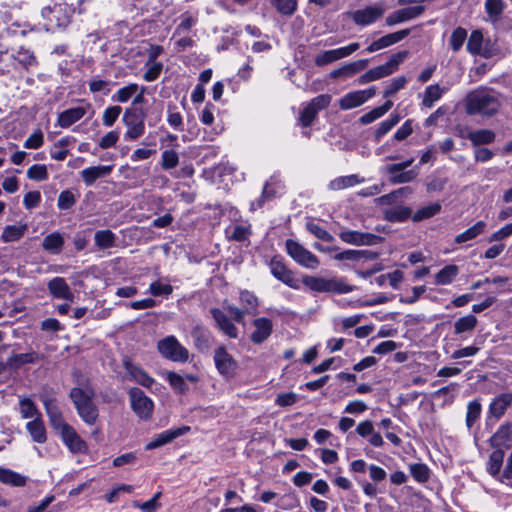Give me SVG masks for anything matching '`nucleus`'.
Instances as JSON below:
<instances>
[{
	"mask_svg": "<svg viewBox=\"0 0 512 512\" xmlns=\"http://www.w3.org/2000/svg\"><path fill=\"white\" fill-rule=\"evenodd\" d=\"M500 107L497 93L489 88L475 89L465 98V111L468 115L491 117L498 113Z\"/></svg>",
	"mask_w": 512,
	"mask_h": 512,
	"instance_id": "1",
	"label": "nucleus"
},
{
	"mask_svg": "<svg viewBox=\"0 0 512 512\" xmlns=\"http://www.w3.org/2000/svg\"><path fill=\"white\" fill-rule=\"evenodd\" d=\"M81 387L70 390L69 397L72 400L79 417L87 424L94 425L97 422L98 408L93 402L94 389L88 383H79Z\"/></svg>",
	"mask_w": 512,
	"mask_h": 512,
	"instance_id": "2",
	"label": "nucleus"
},
{
	"mask_svg": "<svg viewBox=\"0 0 512 512\" xmlns=\"http://www.w3.org/2000/svg\"><path fill=\"white\" fill-rule=\"evenodd\" d=\"M75 8L65 3H56L53 7L42 9V16L46 19L47 30L66 27L70 23Z\"/></svg>",
	"mask_w": 512,
	"mask_h": 512,
	"instance_id": "3",
	"label": "nucleus"
},
{
	"mask_svg": "<svg viewBox=\"0 0 512 512\" xmlns=\"http://www.w3.org/2000/svg\"><path fill=\"white\" fill-rule=\"evenodd\" d=\"M157 349L165 359L173 362L185 363L189 359V351L172 335L159 340Z\"/></svg>",
	"mask_w": 512,
	"mask_h": 512,
	"instance_id": "4",
	"label": "nucleus"
},
{
	"mask_svg": "<svg viewBox=\"0 0 512 512\" xmlns=\"http://www.w3.org/2000/svg\"><path fill=\"white\" fill-rule=\"evenodd\" d=\"M145 113L142 109L139 111L133 108H127L123 115V122L127 127L124 134L126 140H136L145 132Z\"/></svg>",
	"mask_w": 512,
	"mask_h": 512,
	"instance_id": "5",
	"label": "nucleus"
},
{
	"mask_svg": "<svg viewBox=\"0 0 512 512\" xmlns=\"http://www.w3.org/2000/svg\"><path fill=\"white\" fill-rule=\"evenodd\" d=\"M285 246L289 256L299 265L308 269H316L319 266L317 256L298 242L288 239L286 240Z\"/></svg>",
	"mask_w": 512,
	"mask_h": 512,
	"instance_id": "6",
	"label": "nucleus"
},
{
	"mask_svg": "<svg viewBox=\"0 0 512 512\" xmlns=\"http://www.w3.org/2000/svg\"><path fill=\"white\" fill-rule=\"evenodd\" d=\"M302 282L308 288L316 292L348 293L352 291V287L345 283L337 280H327L322 277L305 276Z\"/></svg>",
	"mask_w": 512,
	"mask_h": 512,
	"instance_id": "7",
	"label": "nucleus"
},
{
	"mask_svg": "<svg viewBox=\"0 0 512 512\" xmlns=\"http://www.w3.org/2000/svg\"><path fill=\"white\" fill-rule=\"evenodd\" d=\"M213 360L217 371L225 379H232L236 375L238 364L224 346L215 349Z\"/></svg>",
	"mask_w": 512,
	"mask_h": 512,
	"instance_id": "8",
	"label": "nucleus"
},
{
	"mask_svg": "<svg viewBox=\"0 0 512 512\" xmlns=\"http://www.w3.org/2000/svg\"><path fill=\"white\" fill-rule=\"evenodd\" d=\"M385 9L381 5H370L347 13L357 26H369L381 19Z\"/></svg>",
	"mask_w": 512,
	"mask_h": 512,
	"instance_id": "9",
	"label": "nucleus"
},
{
	"mask_svg": "<svg viewBox=\"0 0 512 512\" xmlns=\"http://www.w3.org/2000/svg\"><path fill=\"white\" fill-rule=\"evenodd\" d=\"M40 399L43 403L45 412L49 418V423L51 427L56 430L59 434L66 429V427L71 426L66 423L63 417V414L58 407L57 401L55 398L49 397L47 395H41Z\"/></svg>",
	"mask_w": 512,
	"mask_h": 512,
	"instance_id": "10",
	"label": "nucleus"
},
{
	"mask_svg": "<svg viewBox=\"0 0 512 512\" xmlns=\"http://www.w3.org/2000/svg\"><path fill=\"white\" fill-rule=\"evenodd\" d=\"M131 407L142 419H148L153 410L152 400L139 388H131L129 391Z\"/></svg>",
	"mask_w": 512,
	"mask_h": 512,
	"instance_id": "11",
	"label": "nucleus"
},
{
	"mask_svg": "<svg viewBox=\"0 0 512 512\" xmlns=\"http://www.w3.org/2000/svg\"><path fill=\"white\" fill-rule=\"evenodd\" d=\"M408 54L409 53L406 50L399 51L393 54L385 64L368 70L373 81L389 76L392 73H394L398 69L399 64L402 63L408 57Z\"/></svg>",
	"mask_w": 512,
	"mask_h": 512,
	"instance_id": "12",
	"label": "nucleus"
},
{
	"mask_svg": "<svg viewBox=\"0 0 512 512\" xmlns=\"http://www.w3.org/2000/svg\"><path fill=\"white\" fill-rule=\"evenodd\" d=\"M269 266L272 275L276 279H278L279 281L283 282L284 284L291 288H299L298 281L295 279L293 272L289 270L280 259L276 257L272 258Z\"/></svg>",
	"mask_w": 512,
	"mask_h": 512,
	"instance_id": "13",
	"label": "nucleus"
},
{
	"mask_svg": "<svg viewBox=\"0 0 512 512\" xmlns=\"http://www.w3.org/2000/svg\"><path fill=\"white\" fill-rule=\"evenodd\" d=\"M340 239L352 245H374L382 238L371 233H362L359 231L346 230L339 233Z\"/></svg>",
	"mask_w": 512,
	"mask_h": 512,
	"instance_id": "14",
	"label": "nucleus"
},
{
	"mask_svg": "<svg viewBox=\"0 0 512 512\" xmlns=\"http://www.w3.org/2000/svg\"><path fill=\"white\" fill-rule=\"evenodd\" d=\"M210 313L216 323V326L222 333L232 339H236L238 337V328L224 311L219 308H212Z\"/></svg>",
	"mask_w": 512,
	"mask_h": 512,
	"instance_id": "15",
	"label": "nucleus"
},
{
	"mask_svg": "<svg viewBox=\"0 0 512 512\" xmlns=\"http://www.w3.org/2000/svg\"><path fill=\"white\" fill-rule=\"evenodd\" d=\"M63 443L67 446L72 453H85L88 450L86 442L78 435L76 430L72 427H66L60 433Z\"/></svg>",
	"mask_w": 512,
	"mask_h": 512,
	"instance_id": "16",
	"label": "nucleus"
},
{
	"mask_svg": "<svg viewBox=\"0 0 512 512\" xmlns=\"http://www.w3.org/2000/svg\"><path fill=\"white\" fill-rule=\"evenodd\" d=\"M90 109H92L91 104L86 103L85 106H78L64 110L58 115L57 124L62 128H68L82 119Z\"/></svg>",
	"mask_w": 512,
	"mask_h": 512,
	"instance_id": "17",
	"label": "nucleus"
},
{
	"mask_svg": "<svg viewBox=\"0 0 512 512\" xmlns=\"http://www.w3.org/2000/svg\"><path fill=\"white\" fill-rule=\"evenodd\" d=\"M47 288L52 297L73 302L74 294L71 291L68 283L63 277H54L48 284Z\"/></svg>",
	"mask_w": 512,
	"mask_h": 512,
	"instance_id": "18",
	"label": "nucleus"
},
{
	"mask_svg": "<svg viewBox=\"0 0 512 512\" xmlns=\"http://www.w3.org/2000/svg\"><path fill=\"white\" fill-rule=\"evenodd\" d=\"M194 346L199 352H207L214 340L212 333L203 325L197 324L191 330Z\"/></svg>",
	"mask_w": 512,
	"mask_h": 512,
	"instance_id": "19",
	"label": "nucleus"
},
{
	"mask_svg": "<svg viewBox=\"0 0 512 512\" xmlns=\"http://www.w3.org/2000/svg\"><path fill=\"white\" fill-rule=\"evenodd\" d=\"M425 8L421 5L411 6L392 12L386 17V24L392 26L420 16Z\"/></svg>",
	"mask_w": 512,
	"mask_h": 512,
	"instance_id": "20",
	"label": "nucleus"
},
{
	"mask_svg": "<svg viewBox=\"0 0 512 512\" xmlns=\"http://www.w3.org/2000/svg\"><path fill=\"white\" fill-rule=\"evenodd\" d=\"M255 330L252 332L250 339L254 344H261L268 339L273 331V323L269 318L260 317L253 321Z\"/></svg>",
	"mask_w": 512,
	"mask_h": 512,
	"instance_id": "21",
	"label": "nucleus"
},
{
	"mask_svg": "<svg viewBox=\"0 0 512 512\" xmlns=\"http://www.w3.org/2000/svg\"><path fill=\"white\" fill-rule=\"evenodd\" d=\"M189 430L190 428L188 426H184L177 429L163 431L162 433L155 435L154 438L149 443L146 444L145 449L153 450L158 447H161L167 443L172 442L174 439L183 435Z\"/></svg>",
	"mask_w": 512,
	"mask_h": 512,
	"instance_id": "22",
	"label": "nucleus"
},
{
	"mask_svg": "<svg viewBox=\"0 0 512 512\" xmlns=\"http://www.w3.org/2000/svg\"><path fill=\"white\" fill-rule=\"evenodd\" d=\"M409 33H410L409 29H403V30H400V31H397L394 33L387 34V35L379 38L378 40L373 41L367 47L366 50L368 52L372 53V52L384 49V48L389 47L395 43L400 42L405 37H407L409 35Z\"/></svg>",
	"mask_w": 512,
	"mask_h": 512,
	"instance_id": "23",
	"label": "nucleus"
},
{
	"mask_svg": "<svg viewBox=\"0 0 512 512\" xmlns=\"http://www.w3.org/2000/svg\"><path fill=\"white\" fill-rule=\"evenodd\" d=\"M112 170V165L92 166L83 169L80 172V176L86 186H92L96 180L110 175Z\"/></svg>",
	"mask_w": 512,
	"mask_h": 512,
	"instance_id": "24",
	"label": "nucleus"
},
{
	"mask_svg": "<svg viewBox=\"0 0 512 512\" xmlns=\"http://www.w3.org/2000/svg\"><path fill=\"white\" fill-rule=\"evenodd\" d=\"M512 437V424L504 423L499 429L490 437L489 442L493 448L503 449L510 448V441Z\"/></svg>",
	"mask_w": 512,
	"mask_h": 512,
	"instance_id": "25",
	"label": "nucleus"
},
{
	"mask_svg": "<svg viewBox=\"0 0 512 512\" xmlns=\"http://www.w3.org/2000/svg\"><path fill=\"white\" fill-rule=\"evenodd\" d=\"M512 404V393H501L496 396L489 405V413L496 419H500Z\"/></svg>",
	"mask_w": 512,
	"mask_h": 512,
	"instance_id": "26",
	"label": "nucleus"
},
{
	"mask_svg": "<svg viewBox=\"0 0 512 512\" xmlns=\"http://www.w3.org/2000/svg\"><path fill=\"white\" fill-rule=\"evenodd\" d=\"M124 367L130 377L138 384L150 388L154 383V379L151 378L143 369L133 364L131 361H124Z\"/></svg>",
	"mask_w": 512,
	"mask_h": 512,
	"instance_id": "27",
	"label": "nucleus"
},
{
	"mask_svg": "<svg viewBox=\"0 0 512 512\" xmlns=\"http://www.w3.org/2000/svg\"><path fill=\"white\" fill-rule=\"evenodd\" d=\"M467 139L471 141L473 146L491 144L496 139V134L490 129L467 130Z\"/></svg>",
	"mask_w": 512,
	"mask_h": 512,
	"instance_id": "28",
	"label": "nucleus"
},
{
	"mask_svg": "<svg viewBox=\"0 0 512 512\" xmlns=\"http://www.w3.org/2000/svg\"><path fill=\"white\" fill-rule=\"evenodd\" d=\"M26 429L34 442L39 444H43L46 442L47 433L41 416H37L36 419L29 421L26 424Z\"/></svg>",
	"mask_w": 512,
	"mask_h": 512,
	"instance_id": "29",
	"label": "nucleus"
},
{
	"mask_svg": "<svg viewBox=\"0 0 512 512\" xmlns=\"http://www.w3.org/2000/svg\"><path fill=\"white\" fill-rule=\"evenodd\" d=\"M412 210L407 206H393L383 211V218L389 222H403L412 217Z\"/></svg>",
	"mask_w": 512,
	"mask_h": 512,
	"instance_id": "30",
	"label": "nucleus"
},
{
	"mask_svg": "<svg viewBox=\"0 0 512 512\" xmlns=\"http://www.w3.org/2000/svg\"><path fill=\"white\" fill-rule=\"evenodd\" d=\"M28 229L27 224L7 225L4 227L0 239L4 243L19 241Z\"/></svg>",
	"mask_w": 512,
	"mask_h": 512,
	"instance_id": "31",
	"label": "nucleus"
},
{
	"mask_svg": "<svg viewBox=\"0 0 512 512\" xmlns=\"http://www.w3.org/2000/svg\"><path fill=\"white\" fill-rule=\"evenodd\" d=\"M64 245V238L59 232H53L47 235L42 242L44 250L52 253L59 254Z\"/></svg>",
	"mask_w": 512,
	"mask_h": 512,
	"instance_id": "32",
	"label": "nucleus"
},
{
	"mask_svg": "<svg viewBox=\"0 0 512 512\" xmlns=\"http://www.w3.org/2000/svg\"><path fill=\"white\" fill-rule=\"evenodd\" d=\"M364 182V178H360L356 174L348 175V176H341L338 178H335L329 183V189L337 191L342 190L348 187L355 186L359 183Z\"/></svg>",
	"mask_w": 512,
	"mask_h": 512,
	"instance_id": "33",
	"label": "nucleus"
},
{
	"mask_svg": "<svg viewBox=\"0 0 512 512\" xmlns=\"http://www.w3.org/2000/svg\"><path fill=\"white\" fill-rule=\"evenodd\" d=\"M0 481L3 484L22 487L26 484V477L10 469L0 467Z\"/></svg>",
	"mask_w": 512,
	"mask_h": 512,
	"instance_id": "34",
	"label": "nucleus"
},
{
	"mask_svg": "<svg viewBox=\"0 0 512 512\" xmlns=\"http://www.w3.org/2000/svg\"><path fill=\"white\" fill-rule=\"evenodd\" d=\"M486 228V223L484 221H478L473 226L460 233L455 237V242L457 244H462L464 242L475 239L477 236L482 234Z\"/></svg>",
	"mask_w": 512,
	"mask_h": 512,
	"instance_id": "35",
	"label": "nucleus"
},
{
	"mask_svg": "<svg viewBox=\"0 0 512 512\" xmlns=\"http://www.w3.org/2000/svg\"><path fill=\"white\" fill-rule=\"evenodd\" d=\"M13 58L27 71L38 64L34 53L23 47L13 55Z\"/></svg>",
	"mask_w": 512,
	"mask_h": 512,
	"instance_id": "36",
	"label": "nucleus"
},
{
	"mask_svg": "<svg viewBox=\"0 0 512 512\" xmlns=\"http://www.w3.org/2000/svg\"><path fill=\"white\" fill-rule=\"evenodd\" d=\"M363 103H365L363 93L358 90L343 96L339 101V106L342 110H349L356 108Z\"/></svg>",
	"mask_w": 512,
	"mask_h": 512,
	"instance_id": "37",
	"label": "nucleus"
},
{
	"mask_svg": "<svg viewBox=\"0 0 512 512\" xmlns=\"http://www.w3.org/2000/svg\"><path fill=\"white\" fill-rule=\"evenodd\" d=\"M163 375L175 393L185 394L187 392L188 386L183 376L173 371H166Z\"/></svg>",
	"mask_w": 512,
	"mask_h": 512,
	"instance_id": "38",
	"label": "nucleus"
},
{
	"mask_svg": "<svg viewBox=\"0 0 512 512\" xmlns=\"http://www.w3.org/2000/svg\"><path fill=\"white\" fill-rule=\"evenodd\" d=\"M94 239L100 249H108L115 245L116 236L111 230H99Z\"/></svg>",
	"mask_w": 512,
	"mask_h": 512,
	"instance_id": "39",
	"label": "nucleus"
},
{
	"mask_svg": "<svg viewBox=\"0 0 512 512\" xmlns=\"http://www.w3.org/2000/svg\"><path fill=\"white\" fill-rule=\"evenodd\" d=\"M440 203H432L425 207L418 209L412 216L414 222H419L425 219H429L437 215L441 211Z\"/></svg>",
	"mask_w": 512,
	"mask_h": 512,
	"instance_id": "40",
	"label": "nucleus"
},
{
	"mask_svg": "<svg viewBox=\"0 0 512 512\" xmlns=\"http://www.w3.org/2000/svg\"><path fill=\"white\" fill-rule=\"evenodd\" d=\"M458 272L459 269L456 265H447L436 274L435 282L439 285L449 284L457 276Z\"/></svg>",
	"mask_w": 512,
	"mask_h": 512,
	"instance_id": "41",
	"label": "nucleus"
},
{
	"mask_svg": "<svg viewBox=\"0 0 512 512\" xmlns=\"http://www.w3.org/2000/svg\"><path fill=\"white\" fill-rule=\"evenodd\" d=\"M504 449H495L489 457L488 461V472L492 476L498 475L500 469L502 467L503 459H504Z\"/></svg>",
	"mask_w": 512,
	"mask_h": 512,
	"instance_id": "42",
	"label": "nucleus"
},
{
	"mask_svg": "<svg viewBox=\"0 0 512 512\" xmlns=\"http://www.w3.org/2000/svg\"><path fill=\"white\" fill-rule=\"evenodd\" d=\"M477 325V318L469 314L467 316L459 318L454 323V332L455 334H462L467 331H472Z\"/></svg>",
	"mask_w": 512,
	"mask_h": 512,
	"instance_id": "43",
	"label": "nucleus"
},
{
	"mask_svg": "<svg viewBox=\"0 0 512 512\" xmlns=\"http://www.w3.org/2000/svg\"><path fill=\"white\" fill-rule=\"evenodd\" d=\"M20 414L22 418H33L36 419L37 416H41L38 408L34 404V402L29 398H21L19 401Z\"/></svg>",
	"mask_w": 512,
	"mask_h": 512,
	"instance_id": "44",
	"label": "nucleus"
},
{
	"mask_svg": "<svg viewBox=\"0 0 512 512\" xmlns=\"http://www.w3.org/2000/svg\"><path fill=\"white\" fill-rule=\"evenodd\" d=\"M442 94L443 90L438 84L429 85L425 89L422 104L427 108H431L434 102L441 98Z\"/></svg>",
	"mask_w": 512,
	"mask_h": 512,
	"instance_id": "45",
	"label": "nucleus"
},
{
	"mask_svg": "<svg viewBox=\"0 0 512 512\" xmlns=\"http://www.w3.org/2000/svg\"><path fill=\"white\" fill-rule=\"evenodd\" d=\"M278 13L291 16L297 10V0H271Z\"/></svg>",
	"mask_w": 512,
	"mask_h": 512,
	"instance_id": "46",
	"label": "nucleus"
},
{
	"mask_svg": "<svg viewBox=\"0 0 512 512\" xmlns=\"http://www.w3.org/2000/svg\"><path fill=\"white\" fill-rule=\"evenodd\" d=\"M390 175L389 181L392 184H403L413 181L418 176L416 168L411 170H403L401 172L388 173Z\"/></svg>",
	"mask_w": 512,
	"mask_h": 512,
	"instance_id": "47",
	"label": "nucleus"
},
{
	"mask_svg": "<svg viewBox=\"0 0 512 512\" xmlns=\"http://www.w3.org/2000/svg\"><path fill=\"white\" fill-rule=\"evenodd\" d=\"M400 121V116L392 114L388 119L381 122L375 131V140L378 142L384 135H386L395 125Z\"/></svg>",
	"mask_w": 512,
	"mask_h": 512,
	"instance_id": "48",
	"label": "nucleus"
},
{
	"mask_svg": "<svg viewBox=\"0 0 512 512\" xmlns=\"http://www.w3.org/2000/svg\"><path fill=\"white\" fill-rule=\"evenodd\" d=\"M139 91V86L136 83H131L125 87L120 88L115 95L112 96V100L120 103L127 102L133 95Z\"/></svg>",
	"mask_w": 512,
	"mask_h": 512,
	"instance_id": "49",
	"label": "nucleus"
},
{
	"mask_svg": "<svg viewBox=\"0 0 512 512\" xmlns=\"http://www.w3.org/2000/svg\"><path fill=\"white\" fill-rule=\"evenodd\" d=\"M412 477L420 483H425L430 478V471L423 463L411 464L409 467Z\"/></svg>",
	"mask_w": 512,
	"mask_h": 512,
	"instance_id": "50",
	"label": "nucleus"
},
{
	"mask_svg": "<svg viewBox=\"0 0 512 512\" xmlns=\"http://www.w3.org/2000/svg\"><path fill=\"white\" fill-rule=\"evenodd\" d=\"M240 301L246 311H248V314L256 315L258 313V299L254 294L249 291H242L240 293Z\"/></svg>",
	"mask_w": 512,
	"mask_h": 512,
	"instance_id": "51",
	"label": "nucleus"
},
{
	"mask_svg": "<svg viewBox=\"0 0 512 512\" xmlns=\"http://www.w3.org/2000/svg\"><path fill=\"white\" fill-rule=\"evenodd\" d=\"M483 42V34L479 30H474L471 32L470 37L467 42V50L469 53L473 55H477L480 53Z\"/></svg>",
	"mask_w": 512,
	"mask_h": 512,
	"instance_id": "52",
	"label": "nucleus"
},
{
	"mask_svg": "<svg viewBox=\"0 0 512 512\" xmlns=\"http://www.w3.org/2000/svg\"><path fill=\"white\" fill-rule=\"evenodd\" d=\"M37 354L35 352L15 354L8 359V364L12 367L18 368L27 363H35Z\"/></svg>",
	"mask_w": 512,
	"mask_h": 512,
	"instance_id": "53",
	"label": "nucleus"
},
{
	"mask_svg": "<svg viewBox=\"0 0 512 512\" xmlns=\"http://www.w3.org/2000/svg\"><path fill=\"white\" fill-rule=\"evenodd\" d=\"M505 3L503 0H486L485 9L489 17L493 20H497L503 13Z\"/></svg>",
	"mask_w": 512,
	"mask_h": 512,
	"instance_id": "54",
	"label": "nucleus"
},
{
	"mask_svg": "<svg viewBox=\"0 0 512 512\" xmlns=\"http://www.w3.org/2000/svg\"><path fill=\"white\" fill-rule=\"evenodd\" d=\"M306 229L313 234L316 238L326 241L333 242L334 237L323 227L314 223L313 221H309L306 223Z\"/></svg>",
	"mask_w": 512,
	"mask_h": 512,
	"instance_id": "55",
	"label": "nucleus"
},
{
	"mask_svg": "<svg viewBox=\"0 0 512 512\" xmlns=\"http://www.w3.org/2000/svg\"><path fill=\"white\" fill-rule=\"evenodd\" d=\"M467 38V31L462 27L456 28L450 37V46L454 52H458Z\"/></svg>",
	"mask_w": 512,
	"mask_h": 512,
	"instance_id": "56",
	"label": "nucleus"
},
{
	"mask_svg": "<svg viewBox=\"0 0 512 512\" xmlns=\"http://www.w3.org/2000/svg\"><path fill=\"white\" fill-rule=\"evenodd\" d=\"M369 64L368 59L357 60L342 66L344 77H351L363 71Z\"/></svg>",
	"mask_w": 512,
	"mask_h": 512,
	"instance_id": "57",
	"label": "nucleus"
},
{
	"mask_svg": "<svg viewBox=\"0 0 512 512\" xmlns=\"http://www.w3.org/2000/svg\"><path fill=\"white\" fill-rule=\"evenodd\" d=\"M161 166L164 170L175 168L179 163V156L175 150H165L162 153Z\"/></svg>",
	"mask_w": 512,
	"mask_h": 512,
	"instance_id": "58",
	"label": "nucleus"
},
{
	"mask_svg": "<svg viewBox=\"0 0 512 512\" xmlns=\"http://www.w3.org/2000/svg\"><path fill=\"white\" fill-rule=\"evenodd\" d=\"M407 83L405 76L394 78L389 85L386 86L383 96L385 98L395 95L399 90L403 89Z\"/></svg>",
	"mask_w": 512,
	"mask_h": 512,
	"instance_id": "59",
	"label": "nucleus"
},
{
	"mask_svg": "<svg viewBox=\"0 0 512 512\" xmlns=\"http://www.w3.org/2000/svg\"><path fill=\"white\" fill-rule=\"evenodd\" d=\"M481 414V404L477 401H472L468 404L466 414V424L471 428Z\"/></svg>",
	"mask_w": 512,
	"mask_h": 512,
	"instance_id": "60",
	"label": "nucleus"
},
{
	"mask_svg": "<svg viewBox=\"0 0 512 512\" xmlns=\"http://www.w3.org/2000/svg\"><path fill=\"white\" fill-rule=\"evenodd\" d=\"M122 112V108L118 105L108 107L103 112V124L106 127H111L118 119L119 115Z\"/></svg>",
	"mask_w": 512,
	"mask_h": 512,
	"instance_id": "61",
	"label": "nucleus"
},
{
	"mask_svg": "<svg viewBox=\"0 0 512 512\" xmlns=\"http://www.w3.org/2000/svg\"><path fill=\"white\" fill-rule=\"evenodd\" d=\"M27 177L35 181H43L48 178V172L45 165L35 164L27 170Z\"/></svg>",
	"mask_w": 512,
	"mask_h": 512,
	"instance_id": "62",
	"label": "nucleus"
},
{
	"mask_svg": "<svg viewBox=\"0 0 512 512\" xmlns=\"http://www.w3.org/2000/svg\"><path fill=\"white\" fill-rule=\"evenodd\" d=\"M76 203V198L70 190H64L58 197V208L60 210H68Z\"/></svg>",
	"mask_w": 512,
	"mask_h": 512,
	"instance_id": "63",
	"label": "nucleus"
},
{
	"mask_svg": "<svg viewBox=\"0 0 512 512\" xmlns=\"http://www.w3.org/2000/svg\"><path fill=\"white\" fill-rule=\"evenodd\" d=\"M147 67V70L145 71L144 75H143V78L145 81L147 82H152V81H155L162 69H163V64L161 62H150L149 65H146Z\"/></svg>",
	"mask_w": 512,
	"mask_h": 512,
	"instance_id": "64",
	"label": "nucleus"
}]
</instances>
